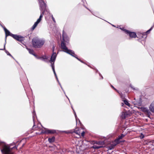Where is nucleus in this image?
<instances>
[{"label":"nucleus","mask_w":154,"mask_h":154,"mask_svg":"<svg viewBox=\"0 0 154 154\" xmlns=\"http://www.w3.org/2000/svg\"><path fill=\"white\" fill-rule=\"evenodd\" d=\"M63 41H62L61 46V48L63 50V51L70 54L72 56L75 57L78 60L82 62V61L80 60L77 57H76V55L75 54L74 51L72 50H69L66 46V43H68L69 41V38L63 32Z\"/></svg>","instance_id":"obj_1"},{"label":"nucleus","mask_w":154,"mask_h":154,"mask_svg":"<svg viewBox=\"0 0 154 154\" xmlns=\"http://www.w3.org/2000/svg\"><path fill=\"white\" fill-rule=\"evenodd\" d=\"M40 10L41 11H43L41 13L39 18L37 20L33 25L32 27V29L33 30L37 26L38 24L42 20L44 14L45 10L46 8V4L42 0H39Z\"/></svg>","instance_id":"obj_2"},{"label":"nucleus","mask_w":154,"mask_h":154,"mask_svg":"<svg viewBox=\"0 0 154 154\" xmlns=\"http://www.w3.org/2000/svg\"><path fill=\"white\" fill-rule=\"evenodd\" d=\"M45 43V41L43 39L35 37L32 39L33 46L36 48H39L43 46Z\"/></svg>","instance_id":"obj_3"},{"label":"nucleus","mask_w":154,"mask_h":154,"mask_svg":"<svg viewBox=\"0 0 154 154\" xmlns=\"http://www.w3.org/2000/svg\"><path fill=\"white\" fill-rule=\"evenodd\" d=\"M56 56H57L56 54L55 53H53L51 55V59L50 60V62L51 63V66L52 67L54 73L56 77V79L57 82H58L59 85H60L61 88H62V90L63 91L64 93L65 94V91H63V88H62V87L61 85V84H60V83L59 82V80H58L57 77V75L56 74V72H55V69H54V62L56 59Z\"/></svg>","instance_id":"obj_4"},{"label":"nucleus","mask_w":154,"mask_h":154,"mask_svg":"<svg viewBox=\"0 0 154 154\" xmlns=\"http://www.w3.org/2000/svg\"><path fill=\"white\" fill-rule=\"evenodd\" d=\"M0 25L2 26L3 28L4 31L5 32L6 34L5 41H6L7 37V36L8 35L11 36L15 39L17 40L18 41L22 42L23 41L24 38L23 37H22L20 36L17 35H14L11 33L10 32L8 29H7L5 27H3L0 24Z\"/></svg>","instance_id":"obj_5"},{"label":"nucleus","mask_w":154,"mask_h":154,"mask_svg":"<svg viewBox=\"0 0 154 154\" xmlns=\"http://www.w3.org/2000/svg\"><path fill=\"white\" fill-rule=\"evenodd\" d=\"M0 148L2 152L4 154H10L9 147L4 142H0Z\"/></svg>","instance_id":"obj_6"},{"label":"nucleus","mask_w":154,"mask_h":154,"mask_svg":"<svg viewBox=\"0 0 154 154\" xmlns=\"http://www.w3.org/2000/svg\"><path fill=\"white\" fill-rule=\"evenodd\" d=\"M104 144V142L103 141H96L92 146V148L94 149H98L103 147Z\"/></svg>","instance_id":"obj_7"},{"label":"nucleus","mask_w":154,"mask_h":154,"mask_svg":"<svg viewBox=\"0 0 154 154\" xmlns=\"http://www.w3.org/2000/svg\"><path fill=\"white\" fill-rule=\"evenodd\" d=\"M120 29L125 32L126 33L128 34L131 38H135L137 36L136 34L134 32H129L128 30L124 29L123 28H120Z\"/></svg>","instance_id":"obj_8"},{"label":"nucleus","mask_w":154,"mask_h":154,"mask_svg":"<svg viewBox=\"0 0 154 154\" xmlns=\"http://www.w3.org/2000/svg\"><path fill=\"white\" fill-rule=\"evenodd\" d=\"M119 143L118 140H115L114 142L111 143V145L108 147V149L111 150L113 149L117 144Z\"/></svg>","instance_id":"obj_9"},{"label":"nucleus","mask_w":154,"mask_h":154,"mask_svg":"<svg viewBox=\"0 0 154 154\" xmlns=\"http://www.w3.org/2000/svg\"><path fill=\"white\" fill-rule=\"evenodd\" d=\"M45 130L44 131H42L41 133L47 134H52L56 132V131L54 130H50L48 129L45 128Z\"/></svg>","instance_id":"obj_10"},{"label":"nucleus","mask_w":154,"mask_h":154,"mask_svg":"<svg viewBox=\"0 0 154 154\" xmlns=\"http://www.w3.org/2000/svg\"><path fill=\"white\" fill-rule=\"evenodd\" d=\"M130 115V113L128 112H122L121 115V117L122 119H125L128 117Z\"/></svg>","instance_id":"obj_11"},{"label":"nucleus","mask_w":154,"mask_h":154,"mask_svg":"<svg viewBox=\"0 0 154 154\" xmlns=\"http://www.w3.org/2000/svg\"><path fill=\"white\" fill-rule=\"evenodd\" d=\"M149 109L152 112H154V100L150 104L149 107Z\"/></svg>","instance_id":"obj_12"},{"label":"nucleus","mask_w":154,"mask_h":154,"mask_svg":"<svg viewBox=\"0 0 154 154\" xmlns=\"http://www.w3.org/2000/svg\"><path fill=\"white\" fill-rule=\"evenodd\" d=\"M48 58V57L46 56H43L42 57H39L38 58L44 61H46V60Z\"/></svg>","instance_id":"obj_13"},{"label":"nucleus","mask_w":154,"mask_h":154,"mask_svg":"<svg viewBox=\"0 0 154 154\" xmlns=\"http://www.w3.org/2000/svg\"><path fill=\"white\" fill-rule=\"evenodd\" d=\"M82 130V129L81 128L76 129L75 130L74 132L76 134H78L80 136V134H81V132Z\"/></svg>","instance_id":"obj_14"},{"label":"nucleus","mask_w":154,"mask_h":154,"mask_svg":"<svg viewBox=\"0 0 154 154\" xmlns=\"http://www.w3.org/2000/svg\"><path fill=\"white\" fill-rule=\"evenodd\" d=\"M141 110L143 111V112H148L149 110L148 109L145 107H141L140 108Z\"/></svg>","instance_id":"obj_15"},{"label":"nucleus","mask_w":154,"mask_h":154,"mask_svg":"<svg viewBox=\"0 0 154 154\" xmlns=\"http://www.w3.org/2000/svg\"><path fill=\"white\" fill-rule=\"evenodd\" d=\"M55 137H52L51 138H48V141L50 143H52L54 141Z\"/></svg>","instance_id":"obj_16"},{"label":"nucleus","mask_w":154,"mask_h":154,"mask_svg":"<svg viewBox=\"0 0 154 154\" xmlns=\"http://www.w3.org/2000/svg\"><path fill=\"white\" fill-rule=\"evenodd\" d=\"M72 109H73L72 107ZM73 109V111H74V115H75V119H76V122L77 123V120H79V123H80V121L79 120V119H78L77 118V116L76 115L75 112L74 110L73 109Z\"/></svg>","instance_id":"obj_17"},{"label":"nucleus","mask_w":154,"mask_h":154,"mask_svg":"<svg viewBox=\"0 0 154 154\" xmlns=\"http://www.w3.org/2000/svg\"><path fill=\"white\" fill-rule=\"evenodd\" d=\"M28 51L29 52L30 54H32L34 55V56H35V55L34 54V51L33 50L30 49H28Z\"/></svg>","instance_id":"obj_18"},{"label":"nucleus","mask_w":154,"mask_h":154,"mask_svg":"<svg viewBox=\"0 0 154 154\" xmlns=\"http://www.w3.org/2000/svg\"><path fill=\"white\" fill-rule=\"evenodd\" d=\"M124 103L126 105L130 106V104L128 103V102L126 100H124Z\"/></svg>","instance_id":"obj_19"},{"label":"nucleus","mask_w":154,"mask_h":154,"mask_svg":"<svg viewBox=\"0 0 154 154\" xmlns=\"http://www.w3.org/2000/svg\"><path fill=\"white\" fill-rule=\"evenodd\" d=\"M124 136L125 135H124L122 134L120 136L118 139H116V140H118L119 141L120 143V140L122 139L123 137H124Z\"/></svg>","instance_id":"obj_20"},{"label":"nucleus","mask_w":154,"mask_h":154,"mask_svg":"<svg viewBox=\"0 0 154 154\" xmlns=\"http://www.w3.org/2000/svg\"><path fill=\"white\" fill-rule=\"evenodd\" d=\"M35 113L34 111L33 112V120L34 121L35 117H36L35 116Z\"/></svg>","instance_id":"obj_21"},{"label":"nucleus","mask_w":154,"mask_h":154,"mask_svg":"<svg viewBox=\"0 0 154 154\" xmlns=\"http://www.w3.org/2000/svg\"><path fill=\"white\" fill-rule=\"evenodd\" d=\"M81 136H82V137H83L84 136L85 133L84 131H81Z\"/></svg>","instance_id":"obj_22"},{"label":"nucleus","mask_w":154,"mask_h":154,"mask_svg":"<svg viewBox=\"0 0 154 154\" xmlns=\"http://www.w3.org/2000/svg\"><path fill=\"white\" fill-rule=\"evenodd\" d=\"M153 28V26H152L150 29H149V30H147V31H146V33H149V32L151 31L152 29Z\"/></svg>","instance_id":"obj_23"},{"label":"nucleus","mask_w":154,"mask_h":154,"mask_svg":"<svg viewBox=\"0 0 154 154\" xmlns=\"http://www.w3.org/2000/svg\"><path fill=\"white\" fill-rule=\"evenodd\" d=\"M130 87H131V88L133 89L134 90H138V88H134L133 86H131V85H130Z\"/></svg>","instance_id":"obj_24"},{"label":"nucleus","mask_w":154,"mask_h":154,"mask_svg":"<svg viewBox=\"0 0 154 154\" xmlns=\"http://www.w3.org/2000/svg\"><path fill=\"white\" fill-rule=\"evenodd\" d=\"M6 53L7 54V55L12 56L9 53V52L8 51H6Z\"/></svg>","instance_id":"obj_25"},{"label":"nucleus","mask_w":154,"mask_h":154,"mask_svg":"<svg viewBox=\"0 0 154 154\" xmlns=\"http://www.w3.org/2000/svg\"><path fill=\"white\" fill-rule=\"evenodd\" d=\"M143 36H142V37H144L145 38H146V35L145 34H142Z\"/></svg>","instance_id":"obj_26"},{"label":"nucleus","mask_w":154,"mask_h":154,"mask_svg":"<svg viewBox=\"0 0 154 154\" xmlns=\"http://www.w3.org/2000/svg\"><path fill=\"white\" fill-rule=\"evenodd\" d=\"M52 20H53V21L54 22H55V20L54 18L53 17V15H52Z\"/></svg>","instance_id":"obj_27"},{"label":"nucleus","mask_w":154,"mask_h":154,"mask_svg":"<svg viewBox=\"0 0 154 154\" xmlns=\"http://www.w3.org/2000/svg\"><path fill=\"white\" fill-rule=\"evenodd\" d=\"M6 42H5V44H4V48L3 49H0V50H4L5 49V45H6Z\"/></svg>","instance_id":"obj_28"},{"label":"nucleus","mask_w":154,"mask_h":154,"mask_svg":"<svg viewBox=\"0 0 154 154\" xmlns=\"http://www.w3.org/2000/svg\"><path fill=\"white\" fill-rule=\"evenodd\" d=\"M144 135L143 134H142L141 136H140V137L141 138H143L144 137Z\"/></svg>","instance_id":"obj_29"},{"label":"nucleus","mask_w":154,"mask_h":154,"mask_svg":"<svg viewBox=\"0 0 154 154\" xmlns=\"http://www.w3.org/2000/svg\"><path fill=\"white\" fill-rule=\"evenodd\" d=\"M123 105H124L123 103H122V104H121V105H122V106H123Z\"/></svg>","instance_id":"obj_30"},{"label":"nucleus","mask_w":154,"mask_h":154,"mask_svg":"<svg viewBox=\"0 0 154 154\" xmlns=\"http://www.w3.org/2000/svg\"><path fill=\"white\" fill-rule=\"evenodd\" d=\"M151 143H152V142H150V143H149V144H151Z\"/></svg>","instance_id":"obj_31"},{"label":"nucleus","mask_w":154,"mask_h":154,"mask_svg":"<svg viewBox=\"0 0 154 154\" xmlns=\"http://www.w3.org/2000/svg\"><path fill=\"white\" fill-rule=\"evenodd\" d=\"M112 87L114 89L116 90V89L114 88L112 86Z\"/></svg>","instance_id":"obj_32"},{"label":"nucleus","mask_w":154,"mask_h":154,"mask_svg":"<svg viewBox=\"0 0 154 154\" xmlns=\"http://www.w3.org/2000/svg\"><path fill=\"white\" fill-rule=\"evenodd\" d=\"M66 97L69 100V99L68 98V97L66 95Z\"/></svg>","instance_id":"obj_33"},{"label":"nucleus","mask_w":154,"mask_h":154,"mask_svg":"<svg viewBox=\"0 0 154 154\" xmlns=\"http://www.w3.org/2000/svg\"><path fill=\"white\" fill-rule=\"evenodd\" d=\"M112 25V26H115L114 25Z\"/></svg>","instance_id":"obj_34"}]
</instances>
